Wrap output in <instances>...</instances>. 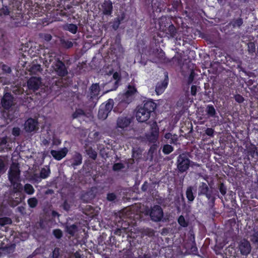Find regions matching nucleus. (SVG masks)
Segmentation results:
<instances>
[{
    "label": "nucleus",
    "mask_w": 258,
    "mask_h": 258,
    "mask_svg": "<svg viewBox=\"0 0 258 258\" xmlns=\"http://www.w3.org/2000/svg\"><path fill=\"white\" fill-rule=\"evenodd\" d=\"M156 104L152 100H148L144 102L143 106H138L136 116L139 122H144L150 118L151 113L156 108Z\"/></svg>",
    "instance_id": "1"
},
{
    "label": "nucleus",
    "mask_w": 258,
    "mask_h": 258,
    "mask_svg": "<svg viewBox=\"0 0 258 258\" xmlns=\"http://www.w3.org/2000/svg\"><path fill=\"white\" fill-rule=\"evenodd\" d=\"M150 125V132L146 134L148 141L151 143H155L158 141L159 135V128L156 120L149 121L147 123Z\"/></svg>",
    "instance_id": "2"
},
{
    "label": "nucleus",
    "mask_w": 258,
    "mask_h": 258,
    "mask_svg": "<svg viewBox=\"0 0 258 258\" xmlns=\"http://www.w3.org/2000/svg\"><path fill=\"white\" fill-rule=\"evenodd\" d=\"M52 67L55 74L60 77H63L68 74V70L63 61L57 59L53 62Z\"/></svg>",
    "instance_id": "3"
},
{
    "label": "nucleus",
    "mask_w": 258,
    "mask_h": 258,
    "mask_svg": "<svg viewBox=\"0 0 258 258\" xmlns=\"http://www.w3.org/2000/svg\"><path fill=\"white\" fill-rule=\"evenodd\" d=\"M99 11L103 16H111L113 13V4L111 0H104L99 5Z\"/></svg>",
    "instance_id": "4"
},
{
    "label": "nucleus",
    "mask_w": 258,
    "mask_h": 258,
    "mask_svg": "<svg viewBox=\"0 0 258 258\" xmlns=\"http://www.w3.org/2000/svg\"><path fill=\"white\" fill-rule=\"evenodd\" d=\"M235 193L230 191L227 195H225L224 200L222 199L223 205L225 208L234 210L236 208L237 204L235 200Z\"/></svg>",
    "instance_id": "5"
},
{
    "label": "nucleus",
    "mask_w": 258,
    "mask_h": 258,
    "mask_svg": "<svg viewBox=\"0 0 258 258\" xmlns=\"http://www.w3.org/2000/svg\"><path fill=\"white\" fill-rule=\"evenodd\" d=\"M14 97L11 92H5L1 99L2 107L6 110H9L14 105Z\"/></svg>",
    "instance_id": "6"
},
{
    "label": "nucleus",
    "mask_w": 258,
    "mask_h": 258,
    "mask_svg": "<svg viewBox=\"0 0 258 258\" xmlns=\"http://www.w3.org/2000/svg\"><path fill=\"white\" fill-rule=\"evenodd\" d=\"M151 219L154 222L161 221L163 217V211L159 205H154L149 211Z\"/></svg>",
    "instance_id": "7"
},
{
    "label": "nucleus",
    "mask_w": 258,
    "mask_h": 258,
    "mask_svg": "<svg viewBox=\"0 0 258 258\" xmlns=\"http://www.w3.org/2000/svg\"><path fill=\"white\" fill-rule=\"evenodd\" d=\"M237 248L240 254L243 256H247L251 252V246L249 241L243 238L238 243Z\"/></svg>",
    "instance_id": "8"
},
{
    "label": "nucleus",
    "mask_w": 258,
    "mask_h": 258,
    "mask_svg": "<svg viewBox=\"0 0 258 258\" xmlns=\"http://www.w3.org/2000/svg\"><path fill=\"white\" fill-rule=\"evenodd\" d=\"M189 159L184 155H180L177 158V167L180 172L186 171L189 168Z\"/></svg>",
    "instance_id": "9"
},
{
    "label": "nucleus",
    "mask_w": 258,
    "mask_h": 258,
    "mask_svg": "<svg viewBox=\"0 0 258 258\" xmlns=\"http://www.w3.org/2000/svg\"><path fill=\"white\" fill-rule=\"evenodd\" d=\"M38 122L37 119L30 117L26 121L24 128L27 132L31 133L38 130Z\"/></svg>",
    "instance_id": "10"
},
{
    "label": "nucleus",
    "mask_w": 258,
    "mask_h": 258,
    "mask_svg": "<svg viewBox=\"0 0 258 258\" xmlns=\"http://www.w3.org/2000/svg\"><path fill=\"white\" fill-rule=\"evenodd\" d=\"M40 77H32L27 81V87L29 90L35 91L38 90L41 84Z\"/></svg>",
    "instance_id": "11"
},
{
    "label": "nucleus",
    "mask_w": 258,
    "mask_h": 258,
    "mask_svg": "<svg viewBox=\"0 0 258 258\" xmlns=\"http://www.w3.org/2000/svg\"><path fill=\"white\" fill-rule=\"evenodd\" d=\"M164 74V79L160 82H158L156 86L155 91L158 95L162 94L167 88L168 84L169 79L168 73L165 72Z\"/></svg>",
    "instance_id": "12"
},
{
    "label": "nucleus",
    "mask_w": 258,
    "mask_h": 258,
    "mask_svg": "<svg viewBox=\"0 0 258 258\" xmlns=\"http://www.w3.org/2000/svg\"><path fill=\"white\" fill-rule=\"evenodd\" d=\"M68 152V148L63 147L59 150H51L50 154L54 159L60 161L66 156Z\"/></svg>",
    "instance_id": "13"
},
{
    "label": "nucleus",
    "mask_w": 258,
    "mask_h": 258,
    "mask_svg": "<svg viewBox=\"0 0 258 258\" xmlns=\"http://www.w3.org/2000/svg\"><path fill=\"white\" fill-rule=\"evenodd\" d=\"M204 196L208 199V205L210 209H213L214 207L217 197L219 198H222V197L219 196L218 193H214L212 189Z\"/></svg>",
    "instance_id": "14"
},
{
    "label": "nucleus",
    "mask_w": 258,
    "mask_h": 258,
    "mask_svg": "<svg viewBox=\"0 0 258 258\" xmlns=\"http://www.w3.org/2000/svg\"><path fill=\"white\" fill-rule=\"evenodd\" d=\"M133 244L132 243L131 240H129L126 247L123 248V258H134L133 249L135 244L133 242Z\"/></svg>",
    "instance_id": "15"
},
{
    "label": "nucleus",
    "mask_w": 258,
    "mask_h": 258,
    "mask_svg": "<svg viewBox=\"0 0 258 258\" xmlns=\"http://www.w3.org/2000/svg\"><path fill=\"white\" fill-rule=\"evenodd\" d=\"M112 78L115 81L113 83L110 81L107 84V86H108L112 85V87L109 91L115 90L118 87L119 83L121 80V76L119 73L116 72L113 73Z\"/></svg>",
    "instance_id": "16"
},
{
    "label": "nucleus",
    "mask_w": 258,
    "mask_h": 258,
    "mask_svg": "<svg viewBox=\"0 0 258 258\" xmlns=\"http://www.w3.org/2000/svg\"><path fill=\"white\" fill-rule=\"evenodd\" d=\"M20 172L19 168L17 166H12L9 171V179L10 182L18 180L20 177Z\"/></svg>",
    "instance_id": "17"
},
{
    "label": "nucleus",
    "mask_w": 258,
    "mask_h": 258,
    "mask_svg": "<svg viewBox=\"0 0 258 258\" xmlns=\"http://www.w3.org/2000/svg\"><path fill=\"white\" fill-rule=\"evenodd\" d=\"M166 26L165 25L164 27L162 28L163 31H164L166 35L168 37L174 38L176 36V34L177 33V29L171 23V22H170V24L167 28H166L164 29V27H166Z\"/></svg>",
    "instance_id": "18"
},
{
    "label": "nucleus",
    "mask_w": 258,
    "mask_h": 258,
    "mask_svg": "<svg viewBox=\"0 0 258 258\" xmlns=\"http://www.w3.org/2000/svg\"><path fill=\"white\" fill-rule=\"evenodd\" d=\"M206 112L208 118L212 117L216 118V121H218L219 116L217 115V113L214 106L212 104H208L207 105Z\"/></svg>",
    "instance_id": "19"
},
{
    "label": "nucleus",
    "mask_w": 258,
    "mask_h": 258,
    "mask_svg": "<svg viewBox=\"0 0 258 258\" xmlns=\"http://www.w3.org/2000/svg\"><path fill=\"white\" fill-rule=\"evenodd\" d=\"M131 122V119L127 117H120L117 120V126L120 128L127 127Z\"/></svg>",
    "instance_id": "20"
},
{
    "label": "nucleus",
    "mask_w": 258,
    "mask_h": 258,
    "mask_svg": "<svg viewBox=\"0 0 258 258\" xmlns=\"http://www.w3.org/2000/svg\"><path fill=\"white\" fill-rule=\"evenodd\" d=\"M71 165L73 167H75L81 165L82 163V156L79 152H76L72 158Z\"/></svg>",
    "instance_id": "21"
},
{
    "label": "nucleus",
    "mask_w": 258,
    "mask_h": 258,
    "mask_svg": "<svg viewBox=\"0 0 258 258\" xmlns=\"http://www.w3.org/2000/svg\"><path fill=\"white\" fill-rule=\"evenodd\" d=\"M164 138L167 140V142L171 144L176 145L178 141V136L176 134H172L170 133H166Z\"/></svg>",
    "instance_id": "22"
},
{
    "label": "nucleus",
    "mask_w": 258,
    "mask_h": 258,
    "mask_svg": "<svg viewBox=\"0 0 258 258\" xmlns=\"http://www.w3.org/2000/svg\"><path fill=\"white\" fill-rule=\"evenodd\" d=\"M95 198V195L92 190H89L83 194L81 196L82 200L85 203H90Z\"/></svg>",
    "instance_id": "23"
},
{
    "label": "nucleus",
    "mask_w": 258,
    "mask_h": 258,
    "mask_svg": "<svg viewBox=\"0 0 258 258\" xmlns=\"http://www.w3.org/2000/svg\"><path fill=\"white\" fill-rule=\"evenodd\" d=\"M193 190L194 187L192 186H188L186 190V197L187 199L188 202L189 203H192L194 201L196 197V196L193 192Z\"/></svg>",
    "instance_id": "24"
},
{
    "label": "nucleus",
    "mask_w": 258,
    "mask_h": 258,
    "mask_svg": "<svg viewBox=\"0 0 258 258\" xmlns=\"http://www.w3.org/2000/svg\"><path fill=\"white\" fill-rule=\"evenodd\" d=\"M208 185L205 182H202L199 187V195L204 196L211 190Z\"/></svg>",
    "instance_id": "25"
},
{
    "label": "nucleus",
    "mask_w": 258,
    "mask_h": 258,
    "mask_svg": "<svg viewBox=\"0 0 258 258\" xmlns=\"http://www.w3.org/2000/svg\"><path fill=\"white\" fill-rule=\"evenodd\" d=\"M249 238L252 243L258 248V231L253 229L249 235Z\"/></svg>",
    "instance_id": "26"
},
{
    "label": "nucleus",
    "mask_w": 258,
    "mask_h": 258,
    "mask_svg": "<svg viewBox=\"0 0 258 258\" xmlns=\"http://www.w3.org/2000/svg\"><path fill=\"white\" fill-rule=\"evenodd\" d=\"M91 95L92 97L95 98L98 95L99 92V87L97 84H93L90 88Z\"/></svg>",
    "instance_id": "27"
},
{
    "label": "nucleus",
    "mask_w": 258,
    "mask_h": 258,
    "mask_svg": "<svg viewBox=\"0 0 258 258\" xmlns=\"http://www.w3.org/2000/svg\"><path fill=\"white\" fill-rule=\"evenodd\" d=\"M247 153L251 157H254L255 154H257V147L253 144H250L249 146L246 147Z\"/></svg>",
    "instance_id": "28"
},
{
    "label": "nucleus",
    "mask_w": 258,
    "mask_h": 258,
    "mask_svg": "<svg viewBox=\"0 0 258 258\" xmlns=\"http://www.w3.org/2000/svg\"><path fill=\"white\" fill-rule=\"evenodd\" d=\"M85 115L86 113L83 109L81 108H77L75 111L72 114V118L73 119H74L78 117Z\"/></svg>",
    "instance_id": "29"
},
{
    "label": "nucleus",
    "mask_w": 258,
    "mask_h": 258,
    "mask_svg": "<svg viewBox=\"0 0 258 258\" xmlns=\"http://www.w3.org/2000/svg\"><path fill=\"white\" fill-rule=\"evenodd\" d=\"M66 232L72 236H74L78 231V227L76 224L70 226H67L66 227Z\"/></svg>",
    "instance_id": "30"
},
{
    "label": "nucleus",
    "mask_w": 258,
    "mask_h": 258,
    "mask_svg": "<svg viewBox=\"0 0 258 258\" xmlns=\"http://www.w3.org/2000/svg\"><path fill=\"white\" fill-rule=\"evenodd\" d=\"M109 113L103 108V106H100L98 111V118L101 119H105L107 117Z\"/></svg>",
    "instance_id": "31"
},
{
    "label": "nucleus",
    "mask_w": 258,
    "mask_h": 258,
    "mask_svg": "<svg viewBox=\"0 0 258 258\" xmlns=\"http://www.w3.org/2000/svg\"><path fill=\"white\" fill-rule=\"evenodd\" d=\"M137 89L135 86L128 85V89L127 91L124 93V96L126 98H128L134 95L136 92H137Z\"/></svg>",
    "instance_id": "32"
},
{
    "label": "nucleus",
    "mask_w": 258,
    "mask_h": 258,
    "mask_svg": "<svg viewBox=\"0 0 258 258\" xmlns=\"http://www.w3.org/2000/svg\"><path fill=\"white\" fill-rule=\"evenodd\" d=\"M41 67L39 64H33L29 70L31 74H37L38 73L41 72L42 71Z\"/></svg>",
    "instance_id": "33"
},
{
    "label": "nucleus",
    "mask_w": 258,
    "mask_h": 258,
    "mask_svg": "<svg viewBox=\"0 0 258 258\" xmlns=\"http://www.w3.org/2000/svg\"><path fill=\"white\" fill-rule=\"evenodd\" d=\"M157 57L161 62H168L170 61V60L165 56V53L162 49L159 51Z\"/></svg>",
    "instance_id": "34"
},
{
    "label": "nucleus",
    "mask_w": 258,
    "mask_h": 258,
    "mask_svg": "<svg viewBox=\"0 0 258 258\" xmlns=\"http://www.w3.org/2000/svg\"><path fill=\"white\" fill-rule=\"evenodd\" d=\"M243 21L241 18H238L236 19H233L230 23V24L232 26L233 28H239L243 24Z\"/></svg>",
    "instance_id": "35"
},
{
    "label": "nucleus",
    "mask_w": 258,
    "mask_h": 258,
    "mask_svg": "<svg viewBox=\"0 0 258 258\" xmlns=\"http://www.w3.org/2000/svg\"><path fill=\"white\" fill-rule=\"evenodd\" d=\"M86 152L90 158L93 160H95L96 159L97 153L92 147H89L86 150Z\"/></svg>",
    "instance_id": "36"
},
{
    "label": "nucleus",
    "mask_w": 258,
    "mask_h": 258,
    "mask_svg": "<svg viewBox=\"0 0 258 258\" xmlns=\"http://www.w3.org/2000/svg\"><path fill=\"white\" fill-rule=\"evenodd\" d=\"M50 174V170L49 167L47 168H42L40 170V176L42 179L47 178Z\"/></svg>",
    "instance_id": "37"
},
{
    "label": "nucleus",
    "mask_w": 258,
    "mask_h": 258,
    "mask_svg": "<svg viewBox=\"0 0 258 258\" xmlns=\"http://www.w3.org/2000/svg\"><path fill=\"white\" fill-rule=\"evenodd\" d=\"M177 222L179 225L182 227H187L188 225V222L185 220L183 216L180 215L177 219Z\"/></svg>",
    "instance_id": "38"
},
{
    "label": "nucleus",
    "mask_w": 258,
    "mask_h": 258,
    "mask_svg": "<svg viewBox=\"0 0 258 258\" xmlns=\"http://www.w3.org/2000/svg\"><path fill=\"white\" fill-rule=\"evenodd\" d=\"M174 150L173 147L169 144L164 145L162 148V152L165 155L171 153Z\"/></svg>",
    "instance_id": "39"
},
{
    "label": "nucleus",
    "mask_w": 258,
    "mask_h": 258,
    "mask_svg": "<svg viewBox=\"0 0 258 258\" xmlns=\"http://www.w3.org/2000/svg\"><path fill=\"white\" fill-rule=\"evenodd\" d=\"M18 180L12 181L11 182L13 187V190L15 192L20 191L22 189V184L17 182Z\"/></svg>",
    "instance_id": "40"
},
{
    "label": "nucleus",
    "mask_w": 258,
    "mask_h": 258,
    "mask_svg": "<svg viewBox=\"0 0 258 258\" xmlns=\"http://www.w3.org/2000/svg\"><path fill=\"white\" fill-rule=\"evenodd\" d=\"M61 250L58 247H55L52 253V258H62Z\"/></svg>",
    "instance_id": "41"
},
{
    "label": "nucleus",
    "mask_w": 258,
    "mask_h": 258,
    "mask_svg": "<svg viewBox=\"0 0 258 258\" xmlns=\"http://www.w3.org/2000/svg\"><path fill=\"white\" fill-rule=\"evenodd\" d=\"M27 203L30 208H34L38 204V200L36 198L33 197L29 198L27 201Z\"/></svg>",
    "instance_id": "42"
},
{
    "label": "nucleus",
    "mask_w": 258,
    "mask_h": 258,
    "mask_svg": "<svg viewBox=\"0 0 258 258\" xmlns=\"http://www.w3.org/2000/svg\"><path fill=\"white\" fill-rule=\"evenodd\" d=\"M151 186L150 184L146 181L142 184L141 189L144 192L148 191L149 193L151 194L152 191Z\"/></svg>",
    "instance_id": "43"
},
{
    "label": "nucleus",
    "mask_w": 258,
    "mask_h": 258,
    "mask_svg": "<svg viewBox=\"0 0 258 258\" xmlns=\"http://www.w3.org/2000/svg\"><path fill=\"white\" fill-rule=\"evenodd\" d=\"M66 29L73 34H76L78 31V27L74 24H69L67 25Z\"/></svg>",
    "instance_id": "44"
},
{
    "label": "nucleus",
    "mask_w": 258,
    "mask_h": 258,
    "mask_svg": "<svg viewBox=\"0 0 258 258\" xmlns=\"http://www.w3.org/2000/svg\"><path fill=\"white\" fill-rule=\"evenodd\" d=\"M60 41L62 46L65 48L69 49L72 47L73 46V42L69 40L62 39Z\"/></svg>",
    "instance_id": "45"
},
{
    "label": "nucleus",
    "mask_w": 258,
    "mask_h": 258,
    "mask_svg": "<svg viewBox=\"0 0 258 258\" xmlns=\"http://www.w3.org/2000/svg\"><path fill=\"white\" fill-rule=\"evenodd\" d=\"M24 190L25 191L28 195H32L35 191L33 186L29 183H27L25 185Z\"/></svg>",
    "instance_id": "46"
},
{
    "label": "nucleus",
    "mask_w": 258,
    "mask_h": 258,
    "mask_svg": "<svg viewBox=\"0 0 258 258\" xmlns=\"http://www.w3.org/2000/svg\"><path fill=\"white\" fill-rule=\"evenodd\" d=\"M218 189L220 194L223 196H225L227 192V187L223 182H220L218 185Z\"/></svg>",
    "instance_id": "47"
},
{
    "label": "nucleus",
    "mask_w": 258,
    "mask_h": 258,
    "mask_svg": "<svg viewBox=\"0 0 258 258\" xmlns=\"http://www.w3.org/2000/svg\"><path fill=\"white\" fill-rule=\"evenodd\" d=\"M0 68L3 74H10L12 71L11 68L5 64L0 63Z\"/></svg>",
    "instance_id": "48"
},
{
    "label": "nucleus",
    "mask_w": 258,
    "mask_h": 258,
    "mask_svg": "<svg viewBox=\"0 0 258 258\" xmlns=\"http://www.w3.org/2000/svg\"><path fill=\"white\" fill-rule=\"evenodd\" d=\"M110 102H108L106 103L105 105L102 104L101 106H103V108L105 109L107 112L110 113L111 110L113 108V101L112 100H110Z\"/></svg>",
    "instance_id": "49"
},
{
    "label": "nucleus",
    "mask_w": 258,
    "mask_h": 258,
    "mask_svg": "<svg viewBox=\"0 0 258 258\" xmlns=\"http://www.w3.org/2000/svg\"><path fill=\"white\" fill-rule=\"evenodd\" d=\"M52 234L56 239H60L63 236L62 232L59 229L53 230Z\"/></svg>",
    "instance_id": "50"
},
{
    "label": "nucleus",
    "mask_w": 258,
    "mask_h": 258,
    "mask_svg": "<svg viewBox=\"0 0 258 258\" xmlns=\"http://www.w3.org/2000/svg\"><path fill=\"white\" fill-rule=\"evenodd\" d=\"M124 168V165L122 163H114L112 167V169L115 171H118Z\"/></svg>",
    "instance_id": "51"
},
{
    "label": "nucleus",
    "mask_w": 258,
    "mask_h": 258,
    "mask_svg": "<svg viewBox=\"0 0 258 258\" xmlns=\"http://www.w3.org/2000/svg\"><path fill=\"white\" fill-rule=\"evenodd\" d=\"M10 11L7 6H3L2 8L0 9V15H9Z\"/></svg>",
    "instance_id": "52"
},
{
    "label": "nucleus",
    "mask_w": 258,
    "mask_h": 258,
    "mask_svg": "<svg viewBox=\"0 0 258 258\" xmlns=\"http://www.w3.org/2000/svg\"><path fill=\"white\" fill-rule=\"evenodd\" d=\"M40 36L42 39H44L47 42L50 41L52 39V36L48 33L41 34Z\"/></svg>",
    "instance_id": "53"
},
{
    "label": "nucleus",
    "mask_w": 258,
    "mask_h": 258,
    "mask_svg": "<svg viewBox=\"0 0 258 258\" xmlns=\"http://www.w3.org/2000/svg\"><path fill=\"white\" fill-rule=\"evenodd\" d=\"M234 99L238 103H241L244 100V97L242 95L238 94L234 96Z\"/></svg>",
    "instance_id": "54"
},
{
    "label": "nucleus",
    "mask_w": 258,
    "mask_h": 258,
    "mask_svg": "<svg viewBox=\"0 0 258 258\" xmlns=\"http://www.w3.org/2000/svg\"><path fill=\"white\" fill-rule=\"evenodd\" d=\"M254 81L251 79H249L247 81L245 82L247 87L250 89L251 90H253V88L255 87V85H253Z\"/></svg>",
    "instance_id": "55"
},
{
    "label": "nucleus",
    "mask_w": 258,
    "mask_h": 258,
    "mask_svg": "<svg viewBox=\"0 0 258 258\" xmlns=\"http://www.w3.org/2000/svg\"><path fill=\"white\" fill-rule=\"evenodd\" d=\"M61 207H62V209L67 212H68L69 211H70V210L71 209V206L68 203V202H67V200H65L63 202V204H62Z\"/></svg>",
    "instance_id": "56"
},
{
    "label": "nucleus",
    "mask_w": 258,
    "mask_h": 258,
    "mask_svg": "<svg viewBox=\"0 0 258 258\" xmlns=\"http://www.w3.org/2000/svg\"><path fill=\"white\" fill-rule=\"evenodd\" d=\"M6 171V166L4 161L0 158V174Z\"/></svg>",
    "instance_id": "57"
},
{
    "label": "nucleus",
    "mask_w": 258,
    "mask_h": 258,
    "mask_svg": "<svg viewBox=\"0 0 258 258\" xmlns=\"http://www.w3.org/2000/svg\"><path fill=\"white\" fill-rule=\"evenodd\" d=\"M12 135L15 137H18L20 134V129L18 127H14L12 129Z\"/></svg>",
    "instance_id": "58"
},
{
    "label": "nucleus",
    "mask_w": 258,
    "mask_h": 258,
    "mask_svg": "<svg viewBox=\"0 0 258 258\" xmlns=\"http://www.w3.org/2000/svg\"><path fill=\"white\" fill-rule=\"evenodd\" d=\"M116 198V195L112 192V193H108L107 195V199L109 201H113Z\"/></svg>",
    "instance_id": "59"
},
{
    "label": "nucleus",
    "mask_w": 258,
    "mask_h": 258,
    "mask_svg": "<svg viewBox=\"0 0 258 258\" xmlns=\"http://www.w3.org/2000/svg\"><path fill=\"white\" fill-rule=\"evenodd\" d=\"M205 134L209 137H213L214 130L212 128H207L205 130Z\"/></svg>",
    "instance_id": "60"
},
{
    "label": "nucleus",
    "mask_w": 258,
    "mask_h": 258,
    "mask_svg": "<svg viewBox=\"0 0 258 258\" xmlns=\"http://www.w3.org/2000/svg\"><path fill=\"white\" fill-rule=\"evenodd\" d=\"M195 77V73L194 71L192 70L191 71V72L189 74V76L188 77V84H190L193 82Z\"/></svg>",
    "instance_id": "61"
},
{
    "label": "nucleus",
    "mask_w": 258,
    "mask_h": 258,
    "mask_svg": "<svg viewBox=\"0 0 258 258\" xmlns=\"http://www.w3.org/2000/svg\"><path fill=\"white\" fill-rule=\"evenodd\" d=\"M189 239L190 241H192L195 244H196L195 243V236L194 232L191 230H190L189 232Z\"/></svg>",
    "instance_id": "62"
},
{
    "label": "nucleus",
    "mask_w": 258,
    "mask_h": 258,
    "mask_svg": "<svg viewBox=\"0 0 258 258\" xmlns=\"http://www.w3.org/2000/svg\"><path fill=\"white\" fill-rule=\"evenodd\" d=\"M197 87L195 85H192L190 88L191 94L195 96L197 94Z\"/></svg>",
    "instance_id": "63"
},
{
    "label": "nucleus",
    "mask_w": 258,
    "mask_h": 258,
    "mask_svg": "<svg viewBox=\"0 0 258 258\" xmlns=\"http://www.w3.org/2000/svg\"><path fill=\"white\" fill-rule=\"evenodd\" d=\"M138 258H152L150 254L149 253H145L143 255H139Z\"/></svg>",
    "instance_id": "64"
}]
</instances>
